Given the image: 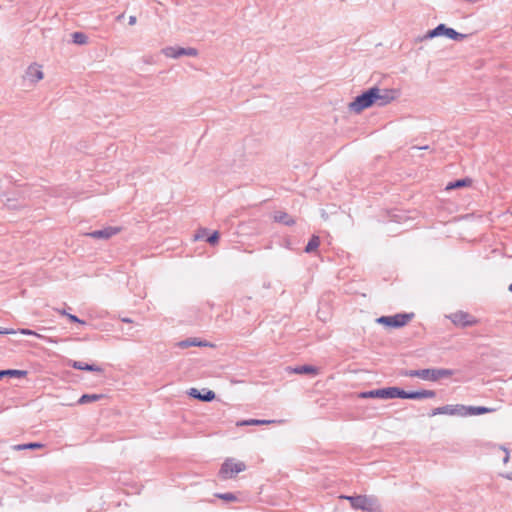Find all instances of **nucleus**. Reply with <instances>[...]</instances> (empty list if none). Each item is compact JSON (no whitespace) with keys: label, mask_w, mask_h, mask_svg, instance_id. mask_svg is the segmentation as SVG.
<instances>
[{"label":"nucleus","mask_w":512,"mask_h":512,"mask_svg":"<svg viewBox=\"0 0 512 512\" xmlns=\"http://www.w3.org/2000/svg\"><path fill=\"white\" fill-rule=\"evenodd\" d=\"M438 36H446L455 41H462L467 37L466 34L459 33L445 24H439L436 28L429 30L420 40H428Z\"/></svg>","instance_id":"obj_4"},{"label":"nucleus","mask_w":512,"mask_h":512,"mask_svg":"<svg viewBox=\"0 0 512 512\" xmlns=\"http://www.w3.org/2000/svg\"><path fill=\"white\" fill-rule=\"evenodd\" d=\"M450 320L457 326H471L476 323V320L473 319L468 313L463 311H458L449 316Z\"/></svg>","instance_id":"obj_12"},{"label":"nucleus","mask_w":512,"mask_h":512,"mask_svg":"<svg viewBox=\"0 0 512 512\" xmlns=\"http://www.w3.org/2000/svg\"><path fill=\"white\" fill-rule=\"evenodd\" d=\"M189 395L192 396L193 398H196V399H199V400H202V401H211L215 398V393L211 390H207L205 391L204 393H201L198 389L196 388H191L190 389V392H189Z\"/></svg>","instance_id":"obj_14"},{"label":"nucleus","mask_w":512,"mask_h":512,"mask_svg":"<svg viewBox=\"0 0 512 512\" xmlns=\"http://www.w3.org/2000/svg\"><path fill=\"white\" fill-rule=\"evenodd\" d=\"M508 289H509V291L512 292V283L509 285Z\"/></svg>","instance_id":"obj_41"},{"label":"nucleus","mask_w":512,"mask_h":512,"mask_svg":"<svg viewBox=\"0 0 512 512\" xmlns=\"http://www.w3.org/2000/svg\"><path fill=\"white\" fill-rule=\"evenodd\" d=\"M6 371H7V375L14 376V377H22L26 374V372L22 371V370H6Z\"/></svg>","instance_id":"obj_29"},{"label":"nucleus","mask_w":512,"mask_h":512,"mask_svg":"<svg viewBox=\"0 0 512 512\" xmlns=\"http://www.w3.org/2000/svg\"><path fill=\"white\" fill-rule=\"evenodd\" d=\"M176 346L181 349H186L192 346L206 347L209 346V344L205 341H200L196 338H189L186 340L179 341L178 343H176Z\"/></svg>","instance_id":"obj_15"},{"label":"nucleus","mask_w":512,"mask_h":512,"mask_svg":"<svg viewBox=\"0 0 512 512\" xmlns=\"http://www.w3.org/2000/svg\"><path fill=\"white\" fill-rule=\"evenodd\" d=\"M102 398H103L102 394H84L79 398L77 403L83 405V404H87L90 402H96Z\"/></svg>","instance_id":"obj_21"},{"label":"nucleus","mask_w":512,"mask_h":512,"mask_svg":"<svg viewBox=\"0 0 512 512\" xmlns=\"http://www.w3.org/2000/svg\"><path fill=\"white\" fill-rule=\"evenodd\" d=\"M70 365L78 370L102 372V368L97 365H90L81 361H70Z\"/></svg>","instance_id":"obj_16"},{"label":"nucleus","mask_w":512,"mask_h":512,"mask_svg":"<svg viewBox=\"0 0 512 512\" xmlns=\"http://www.w3.org/2000/svg\"><path fill=\"white\" fill-rule=\"evenodd\" d=\"M273 219L276 222L283 223L288 226L293 225L295 223V220L290 215L282 211L275 212L273 215Z\"/></svg>","instance_id":"obj_17"},{"label":"nucleus","mask_w":512,"mask_h":512,"mask_svg":"<svg viewBox=\"0 0 512 512\" xmlns=\"http://www.w3.org/2000/svg\"><path fill=\"white\" fill-rule=\"evenodd\" d=\"M44 78V73L42 70V66L33 63L28 66V68L25 71V74L23 76V80L25 83H27L29 86H34L36 83L41 81Z\"/></svg>","instance_id":"obj_10"},{"label":"nucleus","mask_w":512,"mask_h":512,"mask_svg":"<svg viewBox=\"0 0 512 512\" xmlns=\"http://www.w3.org/2000/svg\"><path fill=\"white\" fill-rule=\"evenodd\" d=\"M136 21H137V19H136V17H135V16H130V17H129V25H131V26H132V25H135V24H136Z\"/></svg>","instance_id":"obj_32"},{"label":"nucleus","mask_w":512,"mask_h":512,"mask_svg":"<svg viewBox=\"0 0 512 512\" xmlns=\"http://www.w3.org/2000/svg\"><path fill=\"white\" fill-rule=\"evenodd\" d=\"M373 94L371 89L365 91L361 95H358L350 104L349 110L355 113H360L364 109L371 107L373 102Z\"/></svg>","instance_id":"obj_8"},{"label":"nucleus","mask_w":512,"mask_h":512,"mask_svg":"<svg viewBox=\"0 0 512 512\" xmlns=\"http://www.w3.org/2000/svg\"><path fill=\"white\" fill-rule=\"evenodd\" d=\"M319 244H320V239L318 236H313L310 241L308 242L307 246L305 247V252L306 253H311L313 251H315L318 247H319Z\"/></svg>","instance_id":"obj_24"},{"label":"nucleus","mask_w":512,"mask_h":512,"mask_svg":"<svg viewBox=\"0 0 512 512\" xmlns=\"http://www.w3.org/2000/svg\"><path fill=\"white\" fill-rule=\"evenodd\" d=\"M199 238H202V235L197 234V235H196V239H199Z\"/></svg>","instance_id":"obj_40"},{"label":"nucleus","mask_w":512,"mask_h":512,"mask_svg":"<svg viewBox=\"0 0 512 512\" xmlns=\"http://www.w3.org/2000/svg\"><path fill=\"white\" fill-rule=\"evenodd\" d=\"M508 460H509V456H508V454H507V455L505 456V458H504V463H507V462H508Z\"/></svg>","instance_id":"obj_37"},{"label":"nucleus","mask_w":512,"mask_h":512,"mask_svg":"<svg viewBox=\"0 0 512 512\" xmlns=\"http://www.w3.org/2000/svg\"><path fill=\"white\" fill-rule=\"evenodd\" d=\"M123 16H124V15H123V14H121V15H119V16L117 17V19H118V20H120V19H122V18H123Z\"/></svg>","instance_id":"obj_39"},{"label":"nucleus","mask_w":512,"mask_h":512,"mask_svg":"<svg viewBox=\"0 0 512 512\" xmlns=\"http://www.w3.org/2000/svg\"><path fill=\"white\" fill-rule=\"evenodd\" d=\"M348 500L351 506L356 510L366 512H377L380 510V504L375 496L358 495V496H342Z\"/></svg>","instance_id":"obj_3"},{"label":"nucleus","mask_w":512,"mask_h":512,"mask_svg":"<svg viewBox=\"0 0 512 512\" xmlns=\"http://www.w3.org/2000/svg\"><path fill=\"white\" fill-rule=\"evenodd\" d=\"M293 373H296V374H313V375H317L318 374V369L314 366H311V365H303V366H299V367H296L292 370Z\"/></svg>","instance_id":"obj_20"},{"label":"nucleus","mask_w":512,"mask_h":512,"mask_svg":"<svg viewBox=\"0 0 512 512\" xmlns=\"http://www.w3.org/2000/svg\"><path fill=\"white\" fill-rule=\"evenodd\" d=\"M435 395H436L435 392L432 390L406 392L398 387H387V388H381V389H375V390L361 392L358 394V397L362 398V399H366V398L424 399V398H434Z\"/></svg>","instance_id":"obj_1"},{"label":"nucleus","mask_w":512,"mask_h":512,"mask_svg":"<svg viewBox=\"0 0 512 512\" xmlns=\"http://www.w3.org/2000/svg\"><path fill=\"white\" fill-rule=\"evenodd\" d=\"M413 317V314H396L394 316H382L377 319L378 323L389 327L399 328L406 325Z\"/></svg>","instance_id":"obj_9"},{"label":"nucleus","mask_w":512,"mask_h":512,"mask_svg":"<svg viewBox=\"0 0 512 512\" xmlns=\"http://www.w3.org/2000/svg\"><path fill=\"white\" fill-rule=\"evenodd\" d=\"M245 469L246 465L243 462L228 459L222 464L219 475L222 479H229Z\"/></svg>","instance_id":"obj_6"},{"label":"nucleus","mask_w":512,"mask_h":512,"mask_svg":"<svg viewBox=\"0 0 512 512\" xmlns=\"http://www.w3.org/2000/svg\"><path fill=\"white\" fill-rule=\"evenodd\" d=\"M4 376H7V371L1 370L0 371V379L3 378Z\"/></svg>","instance_id":"obj_34"},{"label":"nucleus","mask_w":512,"mask_h":512,"mask_svg":"<svg viewBox=\"0 0 512 512\" xmlns=\"http://www.w3.org/2000/svg\"><path fill=\"white\" fill-rule=\"evenodd\" d=\"M120 230L121 229L119 227L108 226V227H105L100 230L92 231V232L88 233L87 236H89L91 238H95V239L107 240V239L111 238L112 236L118 234L120 232Z\"/></svg>","instance_id":"obj_13"},{"label":"nucleus","mask_w":512,"mask_h":512,"mask_svg":"<svg viewBox=\"0 0 512 512\" xmlns=\"http://www.w3.org/2000/svg\"><path fill=\"white\" fill-rule=\"evenodd\" d=\"M161 53L167 58L178 59L182 56L196 57L198 50L193 47L167 46L161 50Z\"/></svg>","instance_id":"obj_7"},{"label":"nucleus","mask_w":512,"mask_h":512,"mask_svg":"<svg viewBox=\"0 0 512 512\" xmlns=\"http://www.w3.org/2000/svg\"><path fill=\"white\" fill-rule=\"evenodd\" d=\"M73 43L78 45H85L88 42V37L82 32H74L72 34Z\"/></svg>","instance_id":"obj_23"},{"label":"nucleus","mask_w":512,"mask_h":512,"mask_svg":"<svg viewBox=\"0 0 512 512\" xmlns=\"http://www.w3.org/2000/svg\"><path fill=\"white\" fill-rule=\"evenodd\" d=\"M219 239V233L217 231L213 232L208 238L207 242L214 245L218 242Z\"/></svg>","instance_id":"obj_28"},{"label":"nucleus","mask_w":512,"mask_h":512,"mask_svg":"<svg viewBox=\"0 0 512 512\" xmlns=\"http://www.w3.org/2000/svg\"><path fill=\"white\" fill-rule=\"evenodd\" d=\"M216 496L222 500H225V501H234L236 500V496L232 493H219V494H216Z\"/></svg>","instance_id":"obj_27"},{"label":"nucleus","mask_w":512,"mask_h":512,"mask_svg":"<svg viewBox=\"0 0 512 512\" xmlns=\"http://www.w3.org/2000/svg\"><path fill=\"white\" fill-rule=\"evenodd\" d=\"M454 374L453 370L450 369H420V370H407L403 373L407 377H418L426 381H438L441 378H448Z\"/></svg>","instance_id":"obj_2"},{"label":"nucleus","mask_w":512,"mask_h":512,"mask_svg":"<svg viewBox=\"0 0 512 512\" xmlns=\"http://www.w3.org/2000/svg\"><path fill=\"white\" fill-rule=\"evenodd\" d=\"M494 409L482 406H466V416L468 415H482L485 413L493 412Z\"/></svg>","instance_id":"obj_18"},{"label":"nucleus","mask_w":512,"mask_h":512,"mask_svg":"<svg viewBox=\"0 0 512 512\" xmlns=\"http://www.w3.org/2000/svg\"><path fill=\"white\" fill-rule=\"evenodd\" d=\"M14 333H16V331L13 330V329H2V328H0V334L6 335V334H14Z\"/></svg>","instance_id":"obj_31"},{"label":"nucleus","mask_w":512,"mask_h":512,"mask_svg":"<svg viewBox=\"0 0 512 512\" xmlns=\"http://www.w3.org/2000/svg\"><path fill=\"white\" fill-rule=\"evenodd\" d=\"M507 478L512 480V472L510 474L507 475Z\"/></svg>","instance_id":"obj_38"},{"label":"nucleus","mask_w":512,"mask_h":512,"mask_svg":"<svg viewBox=\"0 0 512 512\" xmlns=\"http://www.w3.org/2000/svg\"><path fill=\"white\" fill-rule=\"evenodd\" d=\"M428 146H424V147H417V146H413L411 149L412 150H421V149H427Z\"/></svg>","instance_id":"obj_33"},{"label":"nucleus","mask_w":512,"mask_h":512,"mask_svg":"<svg viewBox=\"0 0 512 512\" xmlns=\"http://www.w3.org/2000/svg\"><path fill=\"white\" fill-rule=\"evenodd\" d=\"M67 317L70 321L72 322H76V323H81L83 324L84 322L82 320H80L77 316L75 315H72V314H67Z\"/></svg>","instance_id":"obj_30"},{"label":"nucleus","mask_w":512,"mask_h":512,"mask_svg":"<svg viewBox=\"0 0 512 512\" xmlns=\"http://www.w3.org/2000/svg\"><path fill=\"white\" fill-rule=\"evenodd\" d=\"M373 94V102L378 106H384L395 100L398 92L394 89H381L378 87L370 88Z\"/></svg>","instance_id":"obj_5"},{"label":"nucleus","mask_w":512,"mask_h":512,"mask_svg":"<svg viewBox=\"0 0 512 512\" xmlns=\"http://www.w3.org/2000/svg\"><path fill=\"white\" fill-rule=\"evenodd\" d=\"M122 321H123V322H126V323H131V322H132V320H131V319H129V318H123V319H122Z\"/></svg>","instance_id":"obj_35"},{"label":"nucleus","mask_w":512,"mask_h":512,"mask_svg":"<svg viewBox=\"0 0 512 512\" xmlns=\"http://www.w3.org/2000/svg\"><path fill=\"white\" fill-rule=\"evenodd\" d=\"M19 333H21L23 335H33V336H36L38 338L45 339L46 341H48L50 343H55L56 342L52 338H47V337H45V336H43L41 334H38L37 332H35L33 330H30V329H20Z\"/></svg>","instance_id":"obj_25"},{"label":"nucleus","mask_w":512,"mask_h":512,"mask_svg":"<svg viewBox=\"0 0 512 512\" xmlns=\"http://www.w3.org/2000/svg\"><path fill=\"white\" fill-rule=\"evenodd\" d=\"M439 414L466 416V406L461 404L445 405L433 409L430 415L436 416Z\"/></svg>","instance_id":"obj_11"},{"label":"nucleus","mask_w":512,"mask_h":512,"mask_svg":"<svg viewBox=\"0 0 512 512\" xmlns=\"http://www.w3.org/2000/svg\"><path fill=\"white\" fill-rule=\"evenodd\" d=\"M275 423L274 420L249 419L237 422V426H258Z\"/></svg>","instance_id":"obj_19"},{"label":"nucleus","mask_w":512,"mask_h":512,"mask_svg":"<svg viewBox=\"0 0 512 512\" xmlns=\"http://www.w3.org/2000/svg\"><path fill=\"white\" fill-rule=\"evenodd\" d=\"M58 312L60 314H62V315H65V316H67V314H68L65 310H58Z\"/></svg>","instance_id":"obj_36"},{"label":"nucleus","mask_w":512,"mask_h":512,"mask_svg":"<svg viewBox=\"0 0 512 512\" xmlns=\"http://www.w3.org/2000/svg\"><path fill=\"white\" fill-rule=\"evenodd\" d=\"M43 445L41 443H28V444H18V445H14L13 446V449L14 450H24V449H38V448H42Z\"/></svg>","instance_id":"obj_26"},{"label":"nucleus","mask_w":512,"mask_h":512,"mask_svg":"<svg viewBox=\"0 0 512 512\" xmlns=\"http://www.w3.org/2000/svg\"><path fill=\"white\" fill-rule=\"evenodd\" d=\"M471 184V180L468 179V178H465V179H460V180H456L454 182H450L447 186H446V190H452V189H456V188H462V187H465V186H468Z\"/></svg>","instance_id":"obj_22"}]
</instances>
